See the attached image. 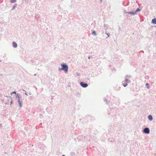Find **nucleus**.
<instances>
[{
	"instance_id": "obj_8",
	"label": "nucleus",
	"mask_w": 156,
	"mask_h": 156,
	"mask_svg": "<svg viewBox=\"0 0 156 156\" xmlns=\"http://www.w3.org/2000/svg\"><path fill=\"white\" fill-rule=\"evenodd\" d=\"M127 83L125 81V80L123 81L122 83V85L125 87H126L128 85Z\"/></svg>"
},
{
	"instance_id": "obj_22",
	"label": "nucleus",
	"mask_w": 156,
	"mask_h": 156,
	"mask_svg": "<svg viewBox=\"0 0 156 156\" xmlns=\"http://www.w3.org/2000/svg\"><path fill=\"white\" fill-rule=\"evenodd\" d=\"M131 77H132V76H130V75H127L125 76V77L126 78H127V79H129V78H131Z\"/></svg>"
},
{
	"instance_id": "obj_10",
	"label": "nucleus",
	"mask_w": 156,
	"mask_h": 156,
	"mask_svg": "<svg viewBox=\"0 0 156 156\" xmlns=\"http://www.w3.org/2000/svg\"><path fill=\"white\" fill-rule=\"evenodd\" d=\"M12 46L14 48H16L17 47V44L16 42L13 41L12 42Z\"/></svg>"
},
{
	"instance_id": "obj_24",
	"label": "nucleus",
	"mask_w": 156,
	"mask_h": 156,
	"mask_svg": "<svg viewBox=\"0 0 156 156\" xmlns=\"http://www.w3.org/2000/svg\"><path fill=\"white\" fill-rule=\"evenodd\" d=\"M16 2V0H10V2L11 3H14Z\"/></svg>"
},
{
	"instance_id": "obj_1",
	"label": "nucleus",
	"mask_w": 156,
	"mask_h": 156,
	"mask_svg": "<svg viewBox=\"0 0 156 156\" xmlns=\"http://www.w3.org/2000/svg\"><path fill=\"white\" fill-rule=\"evenodd\" d=\"M108 114L109 117H114L116 115V109L115 108L110 107L107 109Z\"/></svg>"
},
{
	"instance_id": "obj_2",
	"label": "nucleus",
	"mask_w": 156,
	"mask_h": 156,
	"mask_svg": "<svg viewBox=\"0 0 156 156\" xmlns=\"http://www.w3.org/2000/svg\"><path fill=\"white\" fill-rule=\"evenodd\" d=\"M116 98H115L113 97V98L112 99V101H109L106 98H105L103 100L104 102H105L107 104H108V105H110V104H112L113 103L112 105H114V106L116 107V106L117 105L118 102L117 101L116 102V101H114V100H115L116 101Z\"/></svg>"
},
{
	"instance_id": "obj_31",
	"label": "nucleus",
	"mask_w": 156,
	"mask_h": 156,
	"mask_svg": "<svg viewBox=\"0 0 156 156\" xmlns=\"http://www.w3.org/2000/svg\"><path fill=\"white\" fill-rule=\"evenodd\" d=\"M29 95H31V93L30 92H29Z\"/></svg>"
},
{
	"instance_id": "obj_3",
	"label": "nucleus",
	"mask_w": 156,
	"mask_h": 156,
	"mask_svg": "<svg viewBox=\"0 0 156 156\" xmlns=\"http://www.w3.org/2000/svg\"><path fill=\"white\" fill-rule=\"evenodd\" d=\"M16 98H17L18 102V104L19 105L20 107L21 108L22 106V101H20V98L21 97V94H20L17 93L16 95V96H15Z\"/></svg>"
},
{
	"instance_id": "obj_35",
	"label": "nucleus",
	"mask_w": 156,
	"mask_h": 156,
	"mask_svg": "<svg viewBox=\"0 0 156 156\" xmlns=\"http://www.w3.org/2000/svg\"><path fill=\"white\" fill-rule=\"evenodd\" d=\"M36 75V74H35L34 75V76H35Z\"/></svg>"
},
{
	"instance_id": "obj_11",
	"label": "nucleus",
	"mask_w": 156,
	"mask_h": 156,
	"mask_svg": "<svg viewBox=\"0 0 156 156\" xmlns=\"http://www.w3.org/2000/svg\"><path fill=\"white\" fill-rule=\"evenodd\" d=\"M114 88L115 90L117 91H119L120 89V87L119 86H118L117 85Z\"/></svg>"
},
{
	"instance_id": "obj_9",
	"label": "nucleus",
	"mask_w": 156,
	"mask_h": 156,
	"mask_svg": "<svg viewBox=\"0 0 156 156\" xmlns=\"http://www.w3.org/2000/svg\"><path fill=\"white\" fill-rule=\"evenodd\" d=\"M39 17L40 15L39 14H36L35 16V18L36 19V20L37 21H39Z\"/></svg>"
},
{
	"instance_id": "obj_19",
	"label": "nucleus",
	"mask_w": 156,
	"mask_h": 156,
	"mask_svg": "<svg viewBox=\"0 0 156 156\" xmlns=\"http://www.w3.org/2000/svg\"><path fill=\"white\" fill-rule=\"evenodd\" d=\"M146 86L147 87V89H149L150 88V84L148 83H147L146 84Z\"/></svg>"
},
{
	"instance_id": "obj_34",
	"label": "nucleus",
	"mask_w": 156,
	"mask_h": 156,
	"mask_svg": "<svg viewBox=\"0 0 156 156\" xmlns=\"http://www.w3.org/2000/svg\"><path fill=\"white\" fill-rule=\"evenodd\" d=\"M141 52H142L143 53H144V51H141Z\"/></svg>"
},
{
	"instance_id": "obj_17",
	"label": "nucleus",
	"mask_w": 156,
	"mask_h": 156,
	"mask_svg": "<svg viewBox=\"0 0 156 156\" xmlns=\"http://www.w3.org/2000/svg\"><path fill=\"white\" fill-rule=\"evenodd\" d=\"M125 81L127 82V83H130L131 82V81L129 79L126 78L125 79Z\"/></svg>"
},
{
	"instance_id": "obj_7",
	"label": "nucleus",
	"mask_w": 156,
	"mask_h": 156,
	"mask_svg": "<svg viewBox=\"0 0 156 156\" xmlns=\"http://www.w3.org/2000/svg\"><path fill=\"white\" fill-rule=\"evenodd\" d=\"M85 138V137L83 135H80L79 136L77 137V140L79 141L83 140H84Z\"/></svg>"
},
{
	"instance_id": "obj_23",
	"label": "nucleus",
	"mask_w": 156,
	"mask_h": 156,
	"mask_svg": "<svg viewBox=\"0 0 156 156\" xmlns=\"http://www.w3.org/2000/svg\"><path fill=\"white\" fill-rule=\"evenodd\" d=\"M104 27L105 29V31H106V30L107 29V25L105 24H104Z\"/></svg>"
},
{
	"instance_id": "obj_12",
	"label": "nucleus",
	"mask_w": 156,
	"mask_h": 156,
	"mask_svg": "<svg viewBox=\"0 0 156 156\" xmlns=\"http://www.w3.org/2000/svg\"><path fill=\"white\" fill-rule=\"evenodd\" d=\"M126 13L132 15H134L135 14L134 11L128 12H126Z\"/></svg>"
},
{
	"instance_id": "obj_6",
	"label": "nucleus",
	"mask_w": 156,
	"mask_h": 156,
	"mask_svg": "<svg viewBox=\"0 0 156 156\" xmlns=\"http://www.w3.org/2000/svg\"><path fill=\"white\" fill-rule=\"evenodd\" d=\"M143 132L145 134H149L150 133L149 129L148 127L145 128L143 130Z\"/></svg>"
},
{
	"instance_id": "obj_28",
	"label": "nucleus",
	"mask_w": 156,
	"mask_h": 156,
	"mask_svg": "<svg viewBox=\"0 0 156 156\" xmlns=\"http://www.w3.org/2000/svg\"><path fill=\"white\" fill-rule=\"evenodd\" d=\"M63 70L62 68L61 67V68H60V67H59L58 68V70L59 71H61V70Z\"/></svg>"
},
{
	"instance_id": "obj_26",
	"label": "nucleus",
	"mask_w": 156,
	"mask_h": 156,
	"mask_svg": "<svg viewBox=\"0 0 156 156\" xmlns=\"http://www.w3.org/2000/svg\"><path fill=\"white\" fill-rule=\"evenodd\" d=\"M105 34H106L108 35V37L106 38H107V37H109V36H110L109 34L108 33L106 32L105 33Z\"/></svg>"
},
{
	"instance_id": "obj_38",
	"label": "nucleus",
	"mask_w": 156,
	"mask_h": 156,
	"mask_svg": "<svg viewBox=\"0 0 156 156\" xmlns=\"http://www.w3.org/2000/svg\"><path fill=\"white\" fill-rule=\"evenodd\" d=\"M155 27H156V26Z\"/></svg>"
},
{
	"instance_id": "obj_21",
	"label": "nucleus",
	"mask_w": 156,
	"mask_h": 156,
	"mask_svg": "<svg viewBox=\"0 0 156 156\" xmlns=\"http://www.w3.org/2000/svg\"><path fill=\"white\" fill-rule=\"evenodd\" d=\"M75 155V153L74 152H70V155L71 156H74Z\"/></svg>"
},
{
	"instance_id": "obj_33",
	"label": "nucleus",
	"mask_w": 156,
	"mask_h": 156,
	"mask_svg": "<svg viewBox=\"0 0 156 156\" xmlns=\"http://www.w3.org/2000/svg\"><path fill=\"white\" fill-rule=\"evenodd\" d=\"M62 156H65V155L64 154H63Z\"/></svg>"
},
{
	"instance_id": "obj_36",
	"label": "nucleus",
	"mask_w": 156,
	"mask_h": 156,
	"mask_svg": "<svg viewBox=\"0 0 156 156\" xmlns=\"http://www.w3.org/2000/svg\"><path fill=\"white\" fill-rule=\"evenodd\" d=\"M102 0H100V1L101 2H102Z\"/></svg>"
},
{
	"instance_id": "obj_18",
	"label": "nucleus",
	"mask_w": 156,
	"mask_h": 156,
	"mask_svg": "<svg viewBox=\"0 0 156 156\" xmlns=\"http://www.w3.org/2000/svg\"><path fill=\"white\" fill-rule=\"evenodd\" d=\"M92 34L95 36H96L97 35V34L95 30L93 31L92 32Z\"/></svg>"
},
{
	"instance_id": "obj_29",
	"label": "nucleus",
	"mask_w": 156,
	"mask_h": 156,
	"mask_svg": "<svg viewBox=\"0 0 156 156\" xmlns=\"http://www.w3.org/2000/svg\"><path fill=\"white\" fill-rule=\"evenodd\" d=\"M25 91V94L27 96H28V94H27V92L26 91Z\"/></svg>"
},
{
	"instance_id": "obj_13",
	"label": "nucleus",
	"mask_w": 156,
	"mask_h": 156,
	"mask_svg": "<svg viewBox=\"0 0 156 156\" xmlns=\"http://www.w3.org/2000/svg\"><path fill=\"white\" fill-rule=\"evenodd\" d=\"M151 23L154 24H156V18L153 19L152 20Z\"/></svg>"
},
{
	"instance_id": "obj_27",
	"label": "nucleus",
	"mask_w": 156,
	"mask_h": 156,
	"mask_svg": "<svg viewBox=\"0 0 156 156\" xmlns=\"http://www.w3.org/2000/svg\"><path fill=\"white\" fill-rule=\"evenodd\" d=\"M10 98L12 100L10 102V105H11L13 103V101H12V98L11 97H10Z\"/></svg>"
},
{
	"instance_id": "obj_15",
	"label": "nucleus",
	"mask_w": 156,
	"mask_h": 156,
	"mask_svg": "<svg viewBox=\"0 0 156 156\" xmlns=\"http://www.w3.org/2000/svg\"><path fill=\"white\" fill-rule=\"evenodd\" d=\"M148 118L150 121H151L153 119V117L151 115H149L148 116Z\"/></svg>"
},
{
	"instance_id": "obj_20",
	"label": "nucleus",
	"mask_w": 156,
	"mask_h": 156,
	"mask_svg": "<svg viewBox=\"0 0 156 156\" xmlns=\"http://www.w3.org/2000/svg\"><path fill=\"white\" fill-rule=\"evenodd\" d=\"M16 6H17L16 4H14L13 6V7H12V8L11 9V10H14L15 8L16 7Z\"/></svg>"
},
{
	"instance_id": "obj_14",
	"label": "nucleus",
	"mask_w": 156,
	"mask_h": 156,
	"mask_svg": "<svg viewBox=\"0 0 156 156\" xmlns=\"http://www.w3.org/2000/svg\"><path fill=\"white\" fill-rule=\"evenodd\" d=\"M92 118L94 119V118L91 116L88 115L85 117V119H87V118L88 119H91Z\"/></svg>"
},
{
	"instance_id": "obj_37",
	"label": "nucleus",
	"mask_w": 156,
	"mask_h": 156,
	"mask_svg": "<svg viewBox=\"0 0 156 156\" xmlns=\"http://www.w3.org/2000/svg\"><path fill=\"white\" fill-rule=\"evenodd\" d=\"M1 62V60H0V62Z\"/></svg>"
},
{
	"instance_id": "obj_16",
	"label": "nucleus",
	"mask_w": 156,
	"mask_h": 156,
	"mask_svg": "<svg viewBox=\"0 0 156 156\" xmlns=\"http://www.w3.org/2000/svg\"><path fill=\"white\" fill-rule=\"evenodd\" d=\"M141 10V9L139 8H137L136 10L134 11V12L135 13V14H136V12H139V11H140Z\"/></svg>"
},
{
	"instance_id": "obj_32",
	"label": "nucleus",
	"mask_w": 156,
	"mask_h": 156,
	"mask_svg": "<svg viewBox=\"0 0 156 156\" xmlns=\"http://www.w3.org/2000/svg\"><path fill=\"white\" fill-rule=\"evenodd\" d=\"M88 58L89 59H90V56H88Z\"/></svg>"
},
{
	"instance_id": "obj_5",
	"label": "nucleus",
	"mask_w": 156,
	"mask_h": 156,
	"mask_svg": "<svg viewBox=\"0 0 156 156\" xmlns=\"http://www.w3.org/2000/svg\"><path fill=\"white\" fill-rule=\"evenodd\" d=\"M80 85L83 87L86 88L88 86L87 83L83 82H80Z\"/></svg>"
},
{
	"instance_id": "obj_4",
	"label": "nucleus",
	"mask_w": 156,
	"mask_h": 156,
	"mask_svg": "<svg viewBox=\"0 0 156 156\" xmlns=\"http://www.w3.org/2000/svg\"><path fill=\"white\" fill-rule=\"evenodd\" d=\"M62 68L66 73L68 72V66L66 63H62L61 65Z\"/></svg>"
},
{
	"instance_id": "obj_30",
	"label": "nucleus",
	"mask_w": 156,
	"mask_h": 156,
	"mask_svg": "<svg viewBox=\"0 0 156 156\" xmlns=\"http://www.w3.org/2000/svg\"><path fill=\"white\" fill-rule=\"evenodd\" d=\"M2 126V123L0 124V128Z\"/></svg>"
},
{
	"instance_id": "obj_25",
	"label": "nucleus",
	"mask_w": 156,
	"mask_h": 156,
	"mask_svg": "<svg viewBox=\"0 0 156 156\" xmlns=\"http://www.w3.org/2000/svg\"><path fill=\"white\" fill-rule=\"evenodd\" d=\"M16 94V95L17 94V93H16V92L15 91H14L13 92H11V94L12 95V94Z\"/></svg>"
}]
</instances>
